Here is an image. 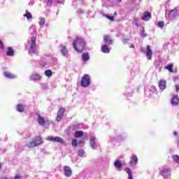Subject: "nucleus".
I'll use <instances>...</instances> for the list:
<instances>
[{
	"label": "nucleus",
	"mask_w": 179,
	"mask_h": 179,
	"mask_svg": "<svg viewBox=\"0 0 179 179\" xmlns=\"http://www.w3.org/2000/svg\"><path fill=\"white\" fill-rule=\"evenodd\" d=\"M130 48H135V45L134 44H131V45L130 46Z\"/></svg>",
	"instance_id": "43"
},
{
	"label": "nucleus",
	"mask_w": 179,
	"mask_h": 179,
	"mask_svg": "<svg viewBox=\"0 0 179 179\" xmlns=\"http://www.w3.org/2000/svg\"><path fill=\"white\" fill-rule=\"evenodd\" d=\"M4 76L8 78V79H15L16 78V76L9 71L4 72Z\"/></svg>",
	"instance_id": "15"
},
{
	"label": "nucleus",
	"mask_w": 179,
	"mask_h": 179,
	"mask_svg": "<svg viewBox=\"0 0 179 179\" xmlns=\"http://www.w3.org/2000/svg\"><path fill=\"white\" fill-rule=\"evenodd\" d=\"M17 111L19 113H24V108L23 107V105L19 103L17 105Z\"/></svg>",
	"instance_id": "23"
},
{
	"label": "nucleus",
	"mask_w": 179,
	"mask_h": 179,
	"mask_svg": "<svg viewBox=\"0 0 179 179\" xmlns=\"http://www.w3.org/2000/svg\"><path fill=\"white\" fill-rule=\"evenodd\" d=\"M101 51L104 54H108L110 53V48H108V45L105 44L101 47Z\"/></svg>",
	"instance_id": "17"
},
{
	"label": "nucleus",
	"mask_w": 179,
	"mask_h": 179,
	"mask_svg": "<svg viewBox=\"0 0 179 179\" xmlns=\"http://www.w3.org/2000/svg\"><path fill=\"white\" fill-rule=\"evenodd\" d=\"M142 20L144 22H149L152 19V14L149 11H144L141 16Z\"/></svg>",
	"instance_id": "6"
},
{
	"label": "nucleus",
	"mask_w": 179,
	"mask_h": 179,
	"mask_svg": "<svg viewBox=\"0 0 179 179\" xmlns=\"http://www.w3.org/2000/svg\"><path fill=\"white\" fill-rule=\"evenodd\" d=\"M20 178H21L20 175L17 174V175L15 176V178H14V179H20Z\"/></svg>",
	"instance_id": "40"
},
{
	"label": "nucleus",
	"mask_w": 179,
	"mask_h": 179,
	"mask_svg": "<svg viewBox=\"0 0 179 179\" xmlns=\"http://www.w3.org/2000/svg\"><path fill=\"white\" fill-rule=\"evenodd\" d=\"M0 50H3V43L0 40Z\"/></svg>",
	"instance_id": "37"
},
{
	"label": "nucleus",
	"mask_w": 179,
	"mask_h": 179,
	"mask_svg": "<svg viewBox=\"0 0 179 179\" xmlns=\"http://www.w3.org/2000/svg\"><path fill=\"white\" fill-rule=\"evenodd\" d=\"M83 135V131H77L75 132V138H82Z\"/></svg>",
	"instance_id": "28"
},
{
	"label": "nucleus",
	"mask_w": 179,
	"mask_h": 179,
	"mask_svg": "<svg viewBox=\"0 0 179 179\" xmlns=\"http://www.w3.org/2000/svg\"><path fill=\"white\" fill-rule=\"evenodd\" d=\"M114 166L116 169H121V167H122V163L120 160H116L114 162Z\"/></svg>",
	"instance_id": "24"
},
{
	"label": "nucleus",
	"mask_w": 179,
	"mask_h": 179,
	"mask_svg": "<svg viewBox=\"0 0 179 179\" xmlns=\"http://www.w3.org/2000/svg\"><path fill=\"white\" fill-rule=\"evenodd\" d=\"M44 75H45L48 78H51L52 76V71H51V69H48L45 71Z\"/></svg>",
	"instance_id": "25"
},
{
	"label": "nucleus",
	"mask_w": 179,
	"mask_h": 179,
	"mask_svg": "<svg viewBox=\"0 0 179 179\" xmlns=\"http://www.w3.org/2000/svg\"><path fill=\"white\" fill-rule=\"evenodd\" d=\"M128 40L129 39H125L124 41H123L124 44H127V43H128Z\"/></svg>",
	"instance_id": "41"
},
{
	"label": "nucleus",
	"mask_w": 179,
	"mask_h": 179,
	"mask_svg": "<svg viewBox=\"0 0 179 179\" xmlns=\"http://www.w3.org/2000/svg\"><path fill=\"white\" fill-rule=\"evenodd\" d=\"M83 155H85V150H78V155L79 156V157H83Z\"/></svg>",
	"instance_id": "32"
},
{
	"label": "nucleus",
	"mask_w": 179,
	"mask_h": 179,
	"mask_svg": "<svg viewBox=\"0 0 179 179\" xmlns=\"http://www.w3.org/2000/svg\"><path fill=\"white\" fill-rule=\"evenodd\" d=\"M90 57H89V53L85 52L83 54V60L85 61V62L87 61H89Z\"/></svg>",
	"instance_id": "27"
},
{
	"label": "nucleus",
	"mask_w": 179,
	"mask_h": 179,
	"mask_svg": "<svg viewBox=\"0 0 179 179\" xmlns=\"http://www.w3.org/2000/svg\"><path fill=\"white\" fill-rule=\"evenodd\" d=\"M1 169H2V164H0V170H1Z\"/></svg>",
	"instance_id": "45"
},
{
	"label": "nucleus",
	"mask_w": 179,
	"mask_h": 179,
	"mask_svg": "<svg viewBox=\"0 0 179 179\" xmlns=\"http://www.w3.org/2000/svg\"><path fill=\"white\" fill-rule=\"evenodd\" d=\"M138 163V157L135 155H133L130 158L129 164L130 166H136Z\"/></svg>",
	"instance_id": "12"
},
{
	"label": "nucleus",
	"mask_w": 179,
	"mask_h": 179,
	"mask_svg": "<svg viewBox=\"0 0 179 179\" xmlns=\"http://www.w3.org/2000/svg\"><path fill=\"white\" fill-rule=\"evenodd\" d=\"M177 16H178V10L177 8H174L169 11L170 19H174V17H177Z\"/></svg>",
	"instance_id": "10"
},
{
	"label": "nucleus",
	"mask_w": 179,
	"mask_h": 179,
	"mask_svg": "<svg viewBox=\"0 0 179 179\" xmlns=\"http://www.w3.org/2000/svg\"><path fill=\"white\" fill-rule=\"evenodd\" d=\"M179 103L178 95H174L171 99L172 106H178Z\"/></svg>",
	"instance_id": "16"
},
{
	"label": "nucleus",
	"mask_w": 179,
	"mask_h": 179,
	"mask_svg": "<svg viewBox=\"0 0 179 179\" xmlns=\"http://www.w3.org/2000/svg\"><path fill=\"white\" fill-rule=\"evenodd\" d=\"M45 24V18H40L39 26H44Z\"/></svg>",
	"instance_id": "30"
},
{
	"label": "nucleus",
	"mask_w": 179,
	"mask_h": 179,
	"mask_svg": "<svg viewBox=\"0 0 179 179\" xmlns=\"http://www.w3.org/2000/svg\"><path fill=\"white\" fill-rule=\"evenodd\" d=\"M24 17H27V19L29 20V19H33V15H31V13L27 11L25 14L23 15Z\"/></svg>",
	"instance_id": "26"
},
{
	"label": "nucleus",
	"mask_w": 179,
	"mask_h": 179,
	"mask_svg": "<svg viewBox=\"0 0 179 179\" xmlns=\"http://www.w3.org/2000/svg\"><path fill=\"white\" fill-rule=\"evenodd\" d=\"M93 1H96V0H93Z\"/></svg>",
	"instance_id": "50"
},
{
	"label": "nucleus",
	"mask_w": 179,
	"mask_h": 179,
	"mask_svg": "<svg viewBox=\"0 0 179 179\" xmlns=\"http://www.w3.org/2000/svg\"><path fill=\"white\" fill-rule=\"evenodd\" d=\"M90 85V76L89 74H85L80 82V86L82 87H87V86Z\"/></svg>",
	"instance_id": "3"
},
{
	"label": "nucleus",
	"mask_w": 179,
	"mask_h": 179,
	"mask_svg": "<svg viewBox=\"0 0 179 179\" xmlns=\"http://www.w3.org/2000/svg\"><path fill=\"white\" fill-rule=\"evenodd\" d=\"M145 54L148 59H152V55H153V53L152 52V49H150V45H147Z\"/></svg>",
	"instance_id": "13"
},
{
	"label": "nucleus",
	"mask_w": 179,
	"mask_h": 179,
	"mask_svg": "<svg viewBox=\"0 0 179 179\" xmlns=\"http://www.w3.org/2000/svg\"><path fill=\"white\" fill-rule=\"evenodd\" d=\"M106 17H107V19H109V20H110L111 22H114V16H110L108 15H106Z\"/></svg>",
	"instance_id": "35"
},
{
	"label": "nucleus",
	"mask_w": 179,
	"mask_h": 179,
	"mask_svg": "<svg viewBox=\"0 0 179 179\" xmlns=\"http://www.w3.org/2000/svg\"><path fill=\"white\" fill-rule=\"evenodd\" d=\"M31 80H40V79H41V76L38 73H34L31 75Z\"/></svg>",
	"instance_id": "21"
},
{
	"label": "nucleus",
	"mask_w": 179,
	"mask_h": 179,
	"mask_svg": "<svg viewBox=\"0 0 179 179\" xmlns=\"http://www.w3.org/2000/svg\"><path fill=\"white\" fill-rule=\"evenodd\" d=\"M78 143H79V145H81V143H85V140L84 139L80 140Z\"/></svg>",
	"instance_id": "39"
},
{
	"label": "nucleus",
	"mask_w": 179,
	"mask_h": 179,
	"mask_svg": "<svg viewBox=\"0 0 179 179\" xmlns=\"http://www.w3.org/2000/svg\"><path fill=\"white\" fill-rule=\"evenodd\" d=\"M173 64H169L166 66H164V69H167L171 73H173L174 72V70H173Z\"/></svg>",
	"instance_id": "22"
},
{
	"label": "nucleus",
	"mask_w": 179,
	"mask_h": 179,
	"mask_svg": "<svg viewBox=\"0 0 179 179\" xmlns=\"http://www.w3.org/2000/svg\"><path fill=\"white\" fill-rule=\"evenodd\" d=\"M64 169V176L65 177H71L72 176V169L68 166H65Z\"/></svg>",
	"instance_id": "11"
},
{
	"label": "nucleus",
	"mask_w": 179,
	"mask_h": 179,
	"mask_svg": "<svg viewBox=\"0 0 179 179\" xmlns=\"http://www.w3.org/2000/svg\"><path fill=\"white\" fill-rule=\"evenodd\" d=\"M57 3H62V1H57Z\"/></svg>",
	"instance_id": "46"
},
{
	"label": "nucleus",
	"mask_w": 179,
	"mask_h": 179,
	"mask_svg": "<svg viewBox=\"0 0 179 179\" xmlns=\"http://www.w3.org/2000/svg\"><path fill=\"white\" fill-rule=\"evenodd\" d=\"M158 26L161 28L163 29V27H164V22L163 21H159L158 22Z\"/></svg>",
	"instance_id": "34"
},
{
	"label": "nucleus",
	"mask_w": 179,
	"mask_h": 179,
	"mask_svg": "<svg viewBox=\"0 0 179 179\" xmlns=\"http://www.w3.org/2000/svg\"><path fill=\"white\" fill-rule=\"evenodd\" d=\"M174 135H175V136H178V133H177V131H174Z\"/></svg>",
	"instance_id": "42"
},
{
	"label": "nucleus",
	"mask_w": 179,
	"mask_h": 179,
	"mask_svg": "<svg viewBox=\"0 0 179 179\" xmlns=\"http://www.w3.org/2000/svg\"><path fill=\"white\" fill-rule=\"evenodd\" d=\"M159 87L162 90H164V89H166V81H164V80H160L159 81Z\"/></svg>",
	"instance_id": "20"
},
{
	"label": "nucleus",
	"mask_w": 179,
	"mask_h": 179,
	"mask_svg": "<svg viewBox=\"0 0 179 179\" xmlns=\"http://www.w3.org/2000/svg\"><path fill=\"white\" fill-rule=\"evenodd\" d=\"M144 37H146V34H144Z\"/></svg>",
	"instance_id": "49"
},
{
	"label": "nucleus",
	"mask_w": 179,
	"mask_h": 179,
	"mask_svg": "<svg viewBox=\"0 0 179 179\" xmlns=\"http://www.w3.org/2000/svg\"><path fill=\"white\" fill-rule=\"evenodd\" d=\"M71 145L74 148H76V146H78V140H76V138H73L71 141Z\"/></svg>",
	"instance_id": "31"
},
{
	"label": "nucleus",
	"mask_w": 179,
	"mask_h": 179,
	"mask_svg": "<svg viewBox=\"0 0 179 179\" xmlns=\"http://www.w3.org/2000/svg\"><path fill=\"white\" fill-rule=\"evenodd\" d=\"M38 122L41 127H45V120H44V117H43L41 115H38Z\"/></svg>",
	"instance_id": "14"
},
{
	"label": "nucleus",
	"mask_w": 179,
	"mask_h": 179,
	"mask_svg": "<svg viewBox=\"0 0 179 179\" xmlns=\"http://www.w3.org/2000/svg\"><path fill=\"white\" fill-rule=\"evenodd\" d=\"M73 47L76 52H83L86 47V42H85V39L83 38L77 36L73 40Z\"/></svg>",
	"instance_id": "1"
},
{
	"label": "nucleus",
	"mask_w": 179,
	"mask_h": 179,
	"mask_svg": "<svg viewBox=\"0 0 179 179\" xmlns=\"http://www.w3.org/2000/svg\"><path fill=\"white\" fill-rule=\"evenodd\" d=\"M46 140H48L49 142H56L57 143H61V145H64V143H65L64 138L59 136H49L46 138Z\"/></svg>",
	"instance_id": "4"
},
{
	"label": "nucleus",
	"mask_w": 179,
	"mask_h": 179,
	"mask_svg": "<svg viewBox=\"0 0 179 179\" xmlns=\"http://www.w3.org/2000/svg\"><path fill=\"white\" fill-rule=\"evenodd\" d=\"M52 5V0H48L47 1V6H51Z\"/></svg>",
	"instance_id": "36"
},
{
	"label": "nucleus",
	"mask_w": 179,
	"mask_h": 179,
	"mask_svg": "<svg viewBox=\"0 0 179 179\" xmlns=\"http://www.w3.org/2000/svg\"><path fill=\"white\" fill-rule=\"evenodd\" d=\"M31 42V43L29 48V53L34 54V52H36V36H32Z\"/></svg>",
	"instance_id": "5"
},
{
	"label": "nucleus",
	"mask_w": 179,
	"mask_h": 179,
	"mask_svg": "<svg viewBox=\"0 0 179 179\" xmlns=\"http://www.w3.org/2000/svg\"><path fill=\"white\" fill-rule=\"evenodd\" d=\"M176 87V92H179V85H175Z\"/></svg>",
	"instance_id": "38"
},
{
	"label": "nucleus",
	"mask_w": 179,
	"mask_h": 179,
	"mask_svg": "<svg viewBox=\"0 0 179 179\" xmlns=\"http://www.w3.org/2000/svg\"><path fill=\"white\" fill-rule=\"evenodd\" d=\"M152 87H153V89L156 90V87H155L154 86H152Z\"/></svg>",
	"instance_id": "47"
},
{
	"label": "nucleus",
	"mask_w": 179,
	"mask_h": 179,
	"mask_svg": "<svg viewBox=\"0 0 179 179\" xmlns=\"http://www.w3.org/2000/svg\"><path fill=\"white\" fill-rule=\"evenodd\" d=\"M172 159H173V160H174V162H176V163H179V156H178V155H173Z\"/></svg>",
	"instance_id": "29"
},
{
	"label": "nucleus",
	"mask_w": 179,
	"mask_h": 179,
	"mask_svg": "<svg viewBox=\"0 0 179 179\" xmlns=\"http://www.w3.org/2000/svg\"><path fill=\"white\" fill-rule=\"evenodd\" d=\"M119 2H122V0H119Z\"/></svg>",
	"instance_id": "48"
},
{
	"label": "nucleus",
	"mask_w": 179,
	"mask_h": 179,
	"mask_svg": "<svg viewBox=\"0 0 179 179\" xmlns=\"http://www.w3.org/2000/svg\"><path fill=\"white\" fill-rule=\"evenodd\" d=\"M6 54L8 57H13V55H15V50H13V48H12V47H8Z\"/></svg>",
	"instance_id": "19"
},
{
	"label": "nucleus",
	"mask_w": 179,
	"mask_h": 179,
	"mask_svg": "<svg viewBox=\"0 0 179 179\" xmlns=\"http://www.w3.org/2000/svg\"><path fill=\"white\" fill-rule=\"evenodd\" d=\"M103 41L105 44H107L108 45H113V38H111V36L110 35H105Z\"/></svg>",
	"instance_id": "8"
},
{
	"label": "nucleus",
	"mask_w": 179,
	"mask_h": 179,
	"mask_svg": "<svg viewBox=\"0 0 179 179\" xmlns=\"http://www.w3.org/2000/svg\"><path fill=\"white\" fill-rule=\"evenodd\" d=\"M91 148H94V146H96V142L94 141V138L91 139Z\"/></svg>",
	"instance_id": "33"
},
{
	"label": "nucleus",
	"mask_w": 179,
	"mask_h": 179,
	"mask_svg": "<svg viewBox=\"0 0 179 179\" xmlns=\"http://www.w3.org/2000/svg\"><path fill=\"white\" fill-rule=\"evenodd\" d=\"M161 176H162V177L166 178L170 177V176H171V170L167 168L164 169V170L161 171Z\"/></svg>",
	"instance_id": "9"
},
{
	"label": "nucleus",
	"mask_w": 179,
	"mask_h": 179,
	"mask_svg": "<svg viewBox=\"0 0 179 179\" xmlns=\"http://www.w3.org/2000/svg\"><path fill=\"white\" fill-rule=\"evenodd\" d=\"M60 48H61V52L62 55H64V57L66 55H68V50L66 49V46L62 45H60Z\"/></svg>",
	"instance_id": "18"
},
{
	"label": "nucleus",
	"mask_w": 179,
	"mask_h": 179,
	"mask_svg": "<svg viewBox=\"0 0 179 179\" xmlns=\"http://www.w3.org/2000/svg\"><path fill=\"white\" fill-rule=\"evenodd\" d=\"M64 114H65V108H61L57 113L56 121L57 122H59V121H61V120H62V118H64Z\"/></svg>",
	"instance_id": "7"
},
{
	"label": "nucleus",
	"mask_w": 179,
	"mask_h": 179,
	"mask_svg": "<svg viewBox=\"0 0 179 179\" xmlns=\"http://www.w3.org/2000/svg\"><path fill=\"white\" fill-rule=\"evenodd\" d=\"M43 143H44V141H43L41 136H36L35 139L27 143L26 146H27L29 149H33V148L40 146V145H43Z\"/></svg>",
	"instance_id": "2"
},
{
	"label": "nucleus",
	"mask_w": 179,
	"mask_h": 179,
	"mask_svg": "<svg viewBox=\"0 0 179 179\" xmlns=\"http://www.w3.org/2000/svg\"><path fill=\"white\" fill-rule=\"evenodd\" d=\"M114 16H118V13H117V12L114 13Z\"/></svg>",
	"instance_id": "44"
}]
</instances>
